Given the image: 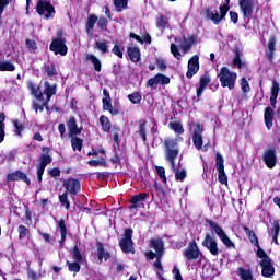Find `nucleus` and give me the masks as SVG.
Here are the masks:
<instances>
[{"label":"nucleus","instance_id":"nucleus-1","mask_svg":"<svg viewBox=\"0 0 280 280\" xmlns=\"http://www.w3.org/2000/svg\"><path fill=\"white\" fill-rule=\"evenodd\" d=\"M164 154H165V160L167 163L171 164V167L173 172L175 173V180H179L183 183L185 178H187V171L185 168H177L176 167V158L178 156L180 149L178 147V142L174 139H166L164 140Z\"/></svg>","mask_w":280,"mask_h":280},{"label":"nucleus","instance_id":"nucleus-2","mask_svg":"<svg viewBox=\"0 0 280 280\" xmlns=\"http://www.w3.org/2000/svg\"><path fill=\"white\" fill-rule=\"evenodd\" d=\"M28 89H30L32 95H34V97H36V100H38V102H42V104H43V105H39L37 103H34L33 104L34 110L36 113H38V110L40 113H43L44 106H47V104H49V101L51 100V97H54V95L56 94V85H52L46 81V82H44V90H40V86H38L34 83H30Z\"/></svg>","mask_w":280,"mask_h":280},{"label":"nucleus","instance_id":"nucleus-3","mask_svg":"<svg viewBox=\"0 0 280 280\" xmlns=\"http://www.w3.org/2000/svg\"><path fill=\"white\" fill-rule=\"evenodd\" d=\"M218 78L223 89H226V86L230 91H233V89H235V82H237V73L229 70V68L226 67H223L218 73Z\"/></svg>","mask_w":280,"mask_h":280},{"label":"nucleus","instance_id":"nucleus-4","mask_svg":"<svg viewBox=\"0 0 280 280\" xmlns=\"http://www.w3.org/2000/svg\"><path fill=\"white\" fill-rule=\"evenodd\" d=\"M207 224H209L210 229L218 235L219 240L222 242V244L225 246V248H235V243L231 241L226 232L220 226L218 223L208 220Z\"/></svg>","mask_w":280,"mask_h":280},{"label":"nucleus","instance_id":"nucleus-5","mask_svg":"<svg viewBox=\"0 0 280 280\" xmlns=\"http://www.w3.org/2000/svg\"><path fill=\"white\" fill-rule=\"evenodd\" d=\"M229 12V5L223 4L220 7V11L217 9H207L206 10V16L207 19H210L214 25H220L222 21H224L226 13Z\"/></svg>","mask_w":280,"mask_h":280},{"label":"nucleus","instance_id":"nucleus-6","mask_svg":"<svg viewBox=\"0 0 280 280\" xmlns=\"http://www.w3.org/2000/svg\"><path fill=\"white\" fill-rule=\"evenodd\" d=\"M37 14L44 19H54L56 9L51 5V0H38L36 5Z\"/></svg>","mask_w":280,"mask_h":280},{"label":"nucleus","instance_id":"nucleus-7","mask_svg":"<svg viewBox=\"0 0 280 280\" xmlns=\"http://www.w3.org/2000/svg\"><path fill=\"white\" fill-rule=\"evenodd\" d=\"M67 40L62 38V32H58V37L52 39L50 44V51H54L56 56L60 54V56H67V51H69V48L67 47Z\"/></svg>","mask_w":280,"mask_h":280},{"label":"nucleus","instance_id":"nucleus-8","mask_svg":"<svg viewBox=\"0 0 280 280\" xmlns=\"http://www.w3.org/2000/svg\"><path fill=\"white\" fill-rule=\"evenodd\" d=\"M238 5L241 13L243 14V19H250L253 14H255V10L257 8V0H238Z\"/></svg>","mask_w":280,"mask_h":280},{"label":"nucleus","instance_id":"nucleus-9","mask_svg":"<svg viewBox=\"0 0 280 280\" xmlns=\"http://www.w3.org/2000/svg\"><path fill=\"white\" fill-rule=\"evenodd\" d=\"M88 156H96L95 160H90L88 164L90 167H106V151L104 149L95 150L88 153Z\"/></svg>","mask_w":280,"mask_h":280},{"label":"nucleus","instance_id":"nucleus-10","mask_svg":"<svg viewBox=\"0 0 280 280\" xmlns=\"http://www.w3.org/2000/svg\"><path fill=\"white\" fill-rule=\"evenodd\" d=\"M135 243H132V229H126L119 246L122 253H135Z\"/></svg>","mask_w":280,"mask_h":280},{"label":"nucleus","instance_id":"nucleus-11","mask_svg":"<svg viewBox=\"0 0 280 280\" xmlns=\"http://www.w3.org/2000/svg\"><path fill=\"white\" fill-rule=\"evenodd\" d=\"M151 248L158 253V258L154 261L153 266L158 268V270H163V265L161 264V257H163V240L154 238L150 241Z\"/></svg>","mask_w":280,"mask_h":280},{"label":"nucleus","instance_id":"nucleus-12","mask_svg":"<svg viewBox=\"0 0 280 280\" xmlns=\"http://www.w3.org/2000/svg\"><path fill=\"white\" fill-rule=\"evenodd\" d=\"M215 167L219 174V183H221V185H226V183H229V177L224 172V158L220 153L215 154Z\"/></svg>","mask_w":280,"mask_h":280},{"label":"nucleus","instance_id":"nucleus-13","mask_svg":"<svg viewBox=\"0 0 280 280\" xmlns=\"http://www.w3.org/2000/svg\"><path fill=\"white\" fill-rule=\"evenodd\" d=\"M202 132H205V125L197 122L192 132V143L197 150H202Z\"/></svg>","mask_w":280,"mask_h":280},{"label":"nucleus","instance_id":"nucleus-14","mask_svg":"<svg viewBox=\"0 0 280 280\" xmlns=\"http://www.w3.org/2000/svg\"><path fill=\"white\" fill-rule=\"evenodd\" d=\"M183 255L188 261H196L202 253L198 248V244H196V242H190L188 244V248L184 249Z\"/></svg>","mask_w":280,"mask_h":280},{"label":"nucleus","instance_id":"nucleus-15","mask_svg":"<svg viewBox=\"0 0 280 280\" xmlns=\"http://www.w3.org/2000/svg\"><path fill=\"white\" fill-rule=\"evenodd\" d=\"M202 246H205V248H207L214 257H218V255H220V248H218V241H215L213 236L207 234L205 240L202 241Z\"/></svg>","mask_w":280,"mask_h":280},{"label":"nucleus","instance_id":"nucleus-16","mask_svg":"<svg viewBox=\"0 0 280 280\" xmlns=\"http://www.w3.org/2000/svg\"><path fill=\"white\" fill-rule=\"evenodd\" d=\"M199 69L200 58L197 55H195L188 61V71L186 72V78L190 80V78H194V75L198 73Z\"/></svg>","mask_w":280,"mask_h":280},{"label":"nucleus","instance_id":"nucleus-17","mask_svg":"<svg viewBox=\"0 0 280 280\" xmlns=\"http://www.w3.org/2000/svg\"><path fill=\"white\" fill-rule=\"evenodd\" d=\"M63 187L67 194H72V196H78L80 194V180L75 178H69L63 182Z\"/></svg>","mask_w":280,"mask_h":280},{"label":"nucleus","instance_id":"nucleus-18","mask_svg":"<svg viewBox=\"0 0 280 280\" xmlns=\"http://www.w3.org/2000/svg\"><path fill=\"white\" fill-rule=\"evenodd\" d=\"M260 266L262 268V277L269 278L275 275V267L272 266V260H270V258L262 259Z\"/></svg>","mask_w":280,"mask_h":280},{"label":"nucleus","instance_id":"nucleus-19","mask_svg":"<svg viewBox=\"0 0 280 280\" xmlns=\"http://www.w3.org/2000/svg\"><path fill=\"white\" fill-rule=\"evenodd\" d=\"M264 162L269 170H272V167L277 165V154L275 153V150H268L264 153Z\"/></svg>","mask_w":280,"mask_h":280},{"label":"nucleus","instance_id":"nucleus-20","mask_svg":"<svg viewBox=\"0 0 280 280\" xmlns=\"http://www.w3.org/2000/svg\"><path fill=\"white\" fill-rule=\"evenodd\" d=\"M67 127L70 135H82V127L78 128L75 117H70L67 121Z\"/></svg>","mask_w":280,"mask_h":280},{"label":"nucleus","instance_id":"nucleus-21","mask_svg":"<svg viewBox=\"0 0 280 280\" xmlns=\"http://www.w3.org/2000/svg\"><path fill=\"white\" fill-rule=\"evenodd\" d=\"M148 196L149 195L145 192L133 196L130 199V202H131L130 209H137L141 206L143 207V200H145V198H148Z\"/></svg>","mask_w":280,"mask_h":280},{"label":"nucleus","instance_id":"nucleus-22","mask_svg":"<svg viewBox=\"0 0 280 280\" xmlns=\"http://www.w3.org/2000/svg\"><path fill=\"white\" fill-rule=\"evenodd\" d=\"M59 233L61 240L59 241L60 248L65 247V242H67V224H65V219H61L58 223Z\"/></svg>","mask_w":280,"mask_h":280},{"label":"nucleus","instance_id":"nucleus-23","mask_svg":"<svg viewBox=\"0 0 280 280\" xmlns=\"http://www.w3.org/2000/svg\"><path fill=\"white\" fill-rule=\"evenodd\" d=\"M97 257L101 264L102 261H108V259H110V253L104 248V244L102 243L97 244Z\"/></svg>","mask_w":280,"mask_h":280},{"label":"nucleus","instance_id":"nucleus-24","mask_svg":"<svg viewBox=\"0 0 280 280\" xmlns=\"http://www.w3.org/2000/svg\"><path fill=\"white\" fill-rule=\"evenodd\" d=\"M95 23H97V15L91 14L88 18L86 22V34L90 38H93V27H95Z\"/></svg>","mask_w":280,"mask_h":280},{"label":"nucleus","instance_id":"nucleus-25","mask_svg":"<svg viewBox=\"0 0 280 280\" xmlns=\"http://www.w3.org/2000/svg\"><path fill=\"white\" fill-rule=\"evenodd\" d=\"M127 51L131 62H139L141 60V50H139V47H129Z\"/></svg>","mask_w":280,"mask_h":280},{"label":"nucleus","instance_id":"nucleus-26","mask_svg":"<svg viewBox=\"0 0 280 280\" xmlns=\"http://www.w3.org/2000/svg\"><path fill=\"white\" fill-rule=\"evenodd\" d=\"M85 60L93 63L94 70L97 71V73H100V71H102V61L95 55L86 54Z\"/></svg>","mask_w":280,"mask_h":280},{"label":"nucleus","instance_id":"nucleus-27","mask_svg":"<svg viewBox=\"0 0 280 280\" xmlns=\"http://www.w3.org/2000/svg\"><path fill=\"white\" fill-rule=\"evenodd\" d=\"M237 276L240 277L241 280H255V277L253 276V271L244 267H240L237 269Z\"/></svg>","mask_w":280,"mask_h":280},{"label":"nucleus","instance_id":"nucleus-28","mask_svg":"<svg viewBox=\"0 0 280 280\" xmlns=\"http://www.w3.org/2000/svg\"><path fill=\"white\" fill-rule=\"evenodd\" d=\"M272 119H275V110L272 107H267L265 109V124L268 130L272 128Z\"/></svg>","mask_w":280,"mask_h":280},{"label":"nucleus","instance_id":"nucleus-29","mask_svg":"<svg viewBox=\"0 0 280 280\" xmlns=\"http://www.w3.org/2000/svg\"><path fill=\"white\" fill-rule=\"evenodd\" d=\"M279 233H280V223H279V221L275 220L272 222L270 235L272 237V242H275V244H277V245H279V240H278Z\"/></svg>","mask_w":280,"mask_h":280},{"label":"nucleus","instance_id":"nucleus-30","mask_svg":"<svg viewBox=\"0 0 280 280\" xmlns=\"http://www.w3.org/2000/svg\"><path fill=\"white\" fill-rule=\"evenodd\" d=\"M103 109L108 110L110 115H119V108L113 107V103H110V98H103Z\"/></svg>","mask_w":280,"mask_h":280},{"label":"nucleus","instance_id":"nucleus-31","mask_svg":"<svg viewBox=\"0 0 280 280\" xmlns=\"http://www.w3.org/2000/svg\"><path fill=\"white\" fill-rule=\"evenodd\" d=\"M71 255L72 259L78 264H84V261H86V258L82 256V253L80 252V248H78V246L73 247Z\"/></svg>","mask_w":280,"mask_h":280},{"label":"nucleus","instance_id":"nucleus-32","mask_svg":"<svg viewBox=\"0 0 280 280\" xmlns=\"http://www.w3.org/2000/svg\"><path fill=\"white\" fill-rule=\"evenodd\" d=\"M175 42L179 43V47H182L183 51H189L191 49V40L187 37L178 38L175 37Z\"/></svg>","mask_w":280,"mask_h":280},{"label":"nucleus","instance_id":"nucleus-33","mask_svg":"<svg viewBox=\"0 0 280 280\" xmlns=\"http://www.w3.org/2000/svg\"><path fill=\"white\" fill-rule=\"evenodd\" d=\"M155 23L159 30H167V27H170V22L165 15H159L155 20Z\"/></svg>","mask_w":280,"mask_h":280},{"label":"nucleus","instance_id":"nucleus-34","mask_svg":"<svg viewBox=\"0 0 280 280\" xmlns=\"http://www.w3.org/2000/svg\"><path fill=\"white\" fill-rule=\"evenodd\" d=\"M94 49H98L101 54H107L108 51V42L106 39H101L95 42Z\"/></svg>","mask_w":280,"mask_h":280},{"label":"nucleus","instance_id":"nucleus-35","mask_svg":"<svg viewBox=\"0 0 280 280\" xmlns=\"http://www.w3.org/2000/svg\"><path fill=\"white\" fill-rule=\"evenodd\" d=\"M209 82H211V80L207 77H203L200 79V85L197 89V97H200V95L205 93V89H207V85L209 84Z\"/></svg>","mask_w":280,"mask_h":280},{"label":"nucleus","instance_id":"nucleus-36","mask_svg":"<svg viewBox=\"0 0 280 280\" xmlns=\"http://www.w3.org/2000/svg\"><path fill=\"white\" fill-rule=\"evenodd\" d=\"M5 114H0V143L5 139Z\"/></svg>","mask_w":280,"mask_h":280},{"label":"nucleus","instance_id":"nucleus-37","mask_svg":"<svg viewBox=\"0 0 280 280\" xmlns=\"http://www.w3.org/2000/svg\"><path fill=\"white\" fill-rule=\"evenodd\" d=\"M100 124L102 126V130L104 132H110V119L106 116H101L100 117Z\"/></svg>","mask_w":280,"mask_h":280},{"label":"nucleus","instance_id":"nucleus-38","mask_svg":"<svg viewBox=\"0 0 280 280\" xmlns=\"http://www.w3.org/2000/svg\"><path fill=\"white\" fill-rule=\"evenodd\" d=\"M168 128H171V130H174V132H176V135H183V132H185L183 125L178 121L170 122Z\"/></svg>","mask_w":280,"mask_h":280},{"label":"nucleus","instance_id":"nucleus-39","mask_svg":"<svg viewBox=\"0 0 280 280\" xmlns=\"http://www.w3.org/2000/svg\"><path fill=\"white\" fill-rule=\"evenodd\" d=\"M25 46L30 54H36L38 51V45L36 44V40L34 39H26L25 40Z\"/></svg>","mask_w":280,"mask_h":280},{"label":"nucleus","instance_id":"nucleus-40","mask_svg":"<svg viewBox=\"0 0 280 280\" xmlns=\"http://www.w3.org/2000/svg\"><path fill=\"white\" fill-rule=\"evenodd\" d=\"M71 145H72V150H78V152H82V145H83V141L82 139L74 137L71 139Z\"/></svg>","mask_w":280,"mask_h":280},{"label":"nucleus","instance_id":"nucleus-41","mask_svg":"<svg viewBox=\"0 0 280 280\" xmlns=\"http://www.w3.org/2000/svg\"><path fill=\"white\" fill-rule=\"evenodd\" d=\"M80 265L81 262H75V261L71 262L69 260H67L66 262V266L68 267L69 272H74V275H77V272L80 271V268H81Z\"/></svg>","mask_w":280,"mask_h":280},{"label":"nucleus","instance_id":"nucleus-42","mask_svg":"<svg viewBox=\"0 0 280 280\" xmlns=\"http://www.w3.org/2000/svg\"><path fill=\"white\" fill-rule=\"evenodd\" d=\"M16 67L10 61H0V71H15Z\"/></svg>","mask_w":280,"mask_h":280},{"label":"nucleus","instance_id":"nucleus-43","mask_svg":"<svg viewBox=\"0 0 280 280\" xmlns=\"http://www.w3.org/2000/svg\"><path fill=\"white\" fill-rule=\"evenodd\" d=\"M59 202H61L62 207H66V209H70L71 203L69 202V192L65 191L62 195H60Z\"/></svg>","mask_w":280,"mask_h":280},{"label":"nucleus","instance_id":"nucleus-44","mask_svg":"<svg viewBox=\"0 0 280 280\" xmlns=\"http://www.w3.org/2000/svg\"><path fill=\"white\" fill-rule=\"evenodd\" d=\"M245 232L248 235L249 242L252 244L259 246V238H257V235H255V232L250 231L248 228H245Z\"/></svg>","mask_w":280,"mask_h":280},{"label":"nucleus","instance_id":"nucleus-45","mask_svg":"<svg viewBox=\"0 0 280 280\" xmlns=\"http://www.w3.org/2000/svg\"><path fill=\"white\" fill-rule=\"evenodd\" d=\"M128 100L130 101L131 104H140L141 103V93L139 92H133L128 95Z\"/></svg>","mask_w":280,"mask_h":280},{"label":"nucleus","instance_id":"nucleus-46","mask_svg":"<svg viewBox=\"0 0 280 280\" xmlns=\"http://www.w3.org/2000/svg\"><path fill=\"white\" fill-rule=\"evenodd\" d=\"M277 45V39L275 37H270L267 44L269 50V58H272L275 54V46Z\"/></svg>","mask_w":280,"mask_h":280},{"label":"nucleus","instance_id":"nucleus-47","mask_svg":"<svg viewBox=\"0 0 280 280\" xmlns=\"http://www.w3.org/2000/svg\"><path fill=\"white\" fill-rule=\"evenodd\" d=\"M44 69L49 78H52V75H56V73H58V71L56 70V66H54L52 63H46Z\"/></svg>","mask_w":280,"mask_h":280},{"label":"nucleus","instance_id":"nucleus-48","mask_svg":"<svg viewBox=\"0 0 280 280\" xmlns=\"http://www.w3.org/2000/svg\"><path fill=\"white\" fill-rule=\"evenodd\" d=\"M115 8L118 12H121V10H126L128 5V0H114Z\"/></svg>","mask_w":280,"mask_h":280},{"label":"nucleus","instance_id":"nucleus-49","mask_svg":"<svg viewBox=\"0 0 280 280\" xmlns=\"http://www.w3.org/2000/svg\"><path fill=\"white\" fill-rule=\"evenodd\" d=\"M18 233H19V240H25V237L30 233V230L25 225H20L18 228Z\"/></svg>","mask_w":280,"mask_h":280},{"label":"nucleus","instance_id":"nucleus-50","mask_svg":"<svg viewBox=\"0 0 280 280\" xmlns=\"http://www.w3.org/2000/svg\"><path fill=\"white\" fill-rule=\"evenodd\" d=\"M241 89L243 93H250V84L246 80V78L241 79Z\"/></svg>","mask_w":280,"mask_h":280},{"label":"nucleus","instance_id":"nucleus-51","mask_svg":"<svg viewBox=\"0 0 280 280\" xmlns=\"http://www.w3.org/2000/svg\"><path fill=\"white\" fill-rule=\"evenodd\" d=\"M155 80H158V84H170V77H165V74H156Z\"/></svg>","mask_w":280,"mask_h":280},{"label":"nucleus","instance_id":"nucleus-52","mask_svg":"<svg viewBox=\"0 0 280 280\" xmlns=\"http://www.w3.org/2000/svg\"><path fill=\"white\" fill-rule=\"evenodd\" d=\"M158 175L160 176L163 183H167V177L165 176V167L156 166L155 167Z\"/></svg>","mask_w":280,"mask_h":280},{"label":"nucleus","instance_id":"nucleus-53","mask_svg":"<svg viewBox=\"0 0 280 280\" xmlns=\"http://www.w3.org/2000/svg\"><path fill=\"white\" fill-rule=\"evenodd\" d=\"M15 176H18L19 180H23L24 183H26V185L32 184V182H30V178H27V175L21 171H16Z\"/></svg>","mask_w":280,"mask_h":280},{"label":"nucleus","instance_id":"nucleus-54","mask_svg":"<svg viewBox=\"0 0 280 280\" xmlns=\"http://www.w3.org/2000/svg\"><path fill=\"white\" fill-rule=\"evenodd\" d=\"M51 156L47 155V154H43L40 156V164L42 167H47V165H49L51 163Z\"/></svg>","mask_w":280,"mask_h":280},{"label":"nucleus","instance_id":"nucleus-55","mask_svg":"<svg viewBox=\"0 0 280 280\" xmlns=\"http://www.w3.org/2000/svg\"><path fill=\"white\" fill-rule=\"evenodd\" d=\"M171 52L175 58H177V60H180V57H182L180 50H178V46H176V44L171 45Z\"/></svg>","mask_w":280,"mask_h":280},{"label":"nucleus","instance_id":"nucleus-56","mask_svg":"<svg viewBox=\"0 0 280 280\" xmlns=\"http://www.w3.org/2000/svg\"><path fill=\"white\" fill-rule=\"evenodd\" d=\"M242 59L240 58V54L236 52L234 59H233V67L237 69H242Z\"/></svg>","mask_w":280,"mask_h":280},{"label":"nucleus","instance_id":"nucleus-57","mask_svg":"<svg viewBox=\"0 0 280 280\" xmlns=\"http://www.w3.org/2000/svg\"><path fill=\"white\" fill-rule=\"evenodd\" d=\"M271 97H279V83L277 82L272 83Z\"/></svg>","mask_w":280,"mask_h":280},{"label":"nucleus","instance_id":"nucleus-58","mask_svg":"<svg viewBox=\"0 0 280 280\" xmlns=\"http://www.w3.org/2000/svg\"><path fill=\"white\" fill-rule=\"evenodd\" d=\"M43 174H45V166L40 164L37 166V179L39 183H43Z\"/></svg>","mask_w":280,"mask_h":280},{"label":"nucleus","instance_id":"nucleus-59","mask_svg":"<svg viewBox=\"0 0 280 280\" xmlns=\"http://www.w3.org/2000/svg\"><path fill=\"white\" fill-rule=\"evenodd\" d=\"M156 66L161 71H165V69H167V65L165 63V60H163V58L156 59Z\"/></svg>","mask_w":280,"mask_h":280},{"label":"nucleus","instance_id":"nucleus-60","mask_svg":"<svg viewBox=\"0 0 280 280\" xmlns=\"http://www.w3.org/2000/svg\"><path fill=\"white\" fill-rule=\"evenodd\" d=\"M10 3H12V0H0V14H3V11Z\"/></svg>","mask_w":280,"mask_h":280},{"label":"nucleus","instance_id":"nucleus-61","mask_svg":"<svg viewBox=\"0 0 280 280\" xmlns=\"http://www.w3.org/2000/svg\"><path fill=\"white\" fill-rule=\"evenodd\" d=\"M173 275L175 280H183V275H180V269L178 267L173 268Z\"/></svg>","mask_w":280,"mask_h":280},{"label":"nucleus","instance_id":"nucleus-62","mask_svg":"<svg viewBox=\"0 0 280 280\" xmlns=\"http://www.w3.org/2000/svg\"><path fill=\"white\" fill-rule=\"evenodd\" d=\"M112 51L118 58H124V52L121 51V48H119V46L115 45L114 48L112 49Z\"/></svg>","mask_w":280,"mask_h":280},{"label":"nucleus","instance_id":"nucleus-63","mask_svg":"<svg viewBox=\"0 0 280 280\" xmlns=\"http://www.w3.org/2000/svg\"><path fill=\"white\" fill-rule=\"evenodd\" d=\"M147 86H151V89H156V86H159L156 77L149 79Z\"/></svg>","mask_w":280,"mask_h":280},{"label":"nucleus","instance_id":"nucleus-64","mask_svg":"<svg viewBox=\"0 0 280 280\" xmlns=\"http://www.w3.org/2000/svg\"><path fill=\"white\" fill-rule=\"evenodd\" d=\"M106 25H108V21L106 20V18H100L97 22V27H100L101 30H104Z\"/></svg>","mask_w":280,"mask_h":280}]
</instances>
